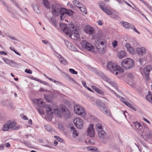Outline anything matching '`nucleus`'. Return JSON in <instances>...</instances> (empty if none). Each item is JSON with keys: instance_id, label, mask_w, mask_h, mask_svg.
Listing matches in <instances>:
<instances>
[{"instance_id": "1", "label": "nucleus", "mask_w": 152, "mask_h": 152, "mask_svg": "<svg viewBox=\"0 0 152 152\" xmlns=\"http://www.w3.org/2000/svg\"><path fill=\"white\" fill-rule=\"evenodd\" d=\"M42 107L46 109L47 116H51L54 113L59 116L62 115H64L65 118H67L70 116V112L68 109L65 107H63L61 109V111L56 107V108L52 109L49 105H43Z\"/></svg>"}, {"instance_id": "2", "label": "nucleus", "mask_w": 152, "mask_h": 152, "mask_svg": "<svg viewBox=\"0 0 152 152\" xmlns=\"http://www.w3.org/2000/svg\"><path fill=\"white\" fill-rule=\"evenodd\" d=\"M134 129L140 136L146 140L151 139L152 137V131L149 129L146 125L142 126L137 122H134Z\"/></svg>"}, {"instance_id": "3", "label": "nucleus", "mask_w": 152, "mask_h": 152, "mask_svg": "<svg viewBox=\"0 0 152 152\" xmlns=\"http://www.w3.org/2000/svg\"><path fill=\"white\" fill-rule=\"evenodd\" d=\"M107 68L112 73H114L115 71H116L117 70L119 71L120 73H122L124 72L123 69L120 66L111 62L108 63L107 65Z\"/></svg>"}, {"instance_id": "4", "label": "nucleus", "mask_w": 152, "mask_h": 152, "mask_svg": "<svg viewBox=\"0 0 152 152\" xmlns=\"http://www.w3.org/2000/svg\"><path fill=\"white\" fill-rule=\"evenodd\" d=\"M105 41L102 39H99L95 42V46L99 53L102 54L104 53V44Z\"/></svg>"}, {"instance_id": "5", "label": "nucleus", "mask_w": 152, "mask_h": 152, "mask_svg": "<svg viewBox=\"0 0 152 152\" xmlns=\"http://www.w3.org/2000/svg\"><path fill=\"white\" fill-rule=\"evenodd\" d=\"M134 65L133 60L130 58H126L122 62L121 66L123 68L126 69H130Z\"/></svg>"}, {"instance_id": "6", "label": "nucleus", "mask_w": 152, "mask_h": 152, "mask_svg": "<svg viewBox=\"0 0 152 152\" xmlns=\"http://www.w3.org/2000/svg\"><path fill=\"white\" fill-rule=\"evenodd\" d=\"M83 47L86 49L87 50L91 52L94 51V47L91 44L88 42L86 41L83 40L81 42Z\"/></svg>"}, {"instance_id": "7", "label": "nucleus", "mask_w": 152, "mask_h": 152, "mask_svg": "<svg viewBox=\"0 0 152 152\" xmlns=\"http://www.w3.org/2000/svg\"><path fill=\"white\" fill-rule=\"evenodd\" d=\"M152 66L150 65H148L146 67L144 68L143 71L141 72L142 75L143 76H145L146 79L148 81H149L150 80V78L149 76V73L151 70L152 69Z\"/></svg>"}, {"instance_id": "8", "label": "nucleus", "mask_w": 152, "mask_h": 152, "mask_svg": "<svg viewBox=\"0 0 152 152\" xmlns=\"http://www.w3.org/2000/svg\"><path fill=\"white\" fill-rule=\"evenodd\" d=\"M59 13L61 14L60 17L61 20H63V18H64V16L65 14L71 16L73 14V12L71 10H66L64 8H61L59 10Z\"/></svg>"}, {"instance_id": "9", "label": "nucleus", "mask_w": 152, "mask_h": 152, "mask_svg": "<svg viewBox=\"0 0 152 152\" xmlns=\"http://www.w3.org/2000/svg\"><path fill=\"white\" fill-rule=\"evenodd\" d=\"M74 110L75 113L78 115L84 116L86 115L84 109L78 105H76L74 106Z\"/></svg>"}, {"instance_id": "10", "label": "nucleus", "mask_w": 152, "mask_h": 152, "mask_svg": "<svg viewBox=\"0 0 152 152\" xmlns=\"http://www.w3.org/2000/svg\"><path fill=\"white\" fill-rule=\"evenodd\" d=\"M73 122L76 126L79 129H81L83 128L84 123L82 119L76 118L74 120Z\"/></svg>"}, {"instance_id": "11", "label": "nucleus", "mask_w": 152, "mask_h": 152, "mask_svg": "<svg viewBox=\"0 0 152 152\" xmlns=\"http://www.w3.org/2000/svg\"><path fill=\"white\" fill-rule=\"evenodd\" d=\"M70 33H74V36L76 38H78L79 36V32L77 30L76 27L73 24H71L70 26Z\"/></svg>"}, {"instance_id": "12", "label": "nucleus", "mask_w": 152, "mask_h": 152, "mask_svg": "<svg viewBox=\"0 0 152 152\" xmlns=\"http://www.w3.org/2000/svg\"><path fill=\"white\" fill-rule=\"evenodd\" d=\"M87 132L88 135L90 137H94L95 133L93 124H90L88 128Z\"/></svg>"}, {"instance_id": "13", "label": "nucleus", "mask_w": 152, "mask_h": 152, "mask_svg": "<svg viewBox=\"0 0 152 152\" xmlns=\"http://www.w3.org/2000/svg\"><path fill=\"white\" fill-rule=\"evenodd\" d=\"M136 53L139 56H143L146 53V50L145 48L140 47L137 48L136 49Z\"/></svg>"}, {"instance_id": "14", "label": "nucleus", "mask_w": 152, "mask_h": 152, "mask_svg": "<svg viewBox=\"0 0 152 152\" xmlns=\"http://www.w3.org/2000/svg\"><path fill=\"white\" fill-rule=\"evenodd\" d=\"M99 108L103 113H105L106 115L109 116L111 115L110 111L107 110L104 104L103 103L101 104L99 107Z\"/></svg>"}, {"instance_id": "15", "label": "nucleus", "mask_w": 152, "mask_h": 152, "mask_svg": "<svg viewBox=\"0 0 152 152\" xmlns=\"http://www.w3.org/2000/svg\"><path fill=\"white\" fill-rule=\"evenodd\" d=\"M55 55L58 58L59 61L61 64L64 65H66L67 64L66 60L60 54L57 52H55Z\"/></svg>"}, {"instance_id": "16", "label": "nucleus", "mask_w": 152, "mask_h": 152, "mask_svg": "<svg viewBox=\"0 0 152 152\" xmlns=\"http://www.w3.org/2000/svg\"><path fill=\"white\" fill-rule=\"evenodd\" d=\"M70 25L69 26V27H70ZM60 28L63 30L64 32L66 33V34H68L70 33V28H69V29L67 28V26L64 23H60Z\"/></svg>"}, {"instance_id": "17", "label": "nucleus", "mask_w": 152, "mask_h": 152, "mask_svg": "<svg viewBox=\"0 0 152 152\" xmlns=\"http://www.w3.org/2000/svg\"><path fill=\"white\" fill-rule=\"evenodd\" d=\"M65 43L66 46L69 50L74 51H77V49L70 42L67 40L64 41Z\"/></svg>"}, {"instance_id": "18", "label": "nucleus", "mask_w": 152, "mask_h": 152, "mask_svg": "<svg viewBox=\"0 0 152 152\" xmlns=\"http://www.w3.org/2000/svg\"><path fill=\"white\" fill-rule=\"evenodd\" d=\"M84 30L86 33L90 34H93L94 31V28L90 25H87L84 28Z\"/></svg>"}, {"instance_id": "19", "label": "nucleus", "mask_w": 152, "mask_h": 152, "mask_svg": "<svg viewBox=\"0 0 152 152\" xmlns=\"http://www.w3.org/2000/svg\"><path fill=\"white\" fill-rule=\"evenodd\" d=\"M103 79L110 84L113 87L117 89V85L114 82L112 81L110 78L106 76H104L103 77Z\"/></svg>"}, {"instance_id": "20", "label": "nucleus", "mask_w": 152, "mask_h": 152, "mask_svg": "<svg viewBox=\"0 0 152 152\" xmlns=\"http://www.w3.org/2000/svg\"><path fill=\"white\" fill-rule=\"evenodd\" d=\"M101 9L107 14L109 15H112L113 13H116V12L113 9H107L106 8L101 7Z\"/></svg>"}, {"instance_id": "21", "label": "nucleus", "mask_w": 152, "mask_h": 152, "mask_svg": "<svg viewBox=\"0 0 152 152\" xmlns=\"http://www.w3.org/2000/svg\"><path fill=\"white\" fill-rule=\"evenodd\" d=\"M98 137L100 139H104L105 138L107 137V134L105 132L102 130L98 132Z\"/></svg>"}, {"instance_id": "22", "label": "nucleus", "mask_w": 152, "mask_h": 152, "mask_svg": "<svg viewBox=\"0 0 152 152\" xmlns=\"http://www.w3.org/2000/svg\"><path fill=\"white\" fill-rule=\"evenodd\" d=\"M122 24L124 28L128 29H132L134 27V25L132 24L129 23L127 22H123Z\"/></svg>"}, {"instance_id": "23", "label": "nucleus", "mask_w": 152, "mask_h": 152, "mask_svg": "<svg viewBox=\"0 0 152 152\" xmlns=\"http://www.w3.org/2000/svg\"><path fill=\"white\" fill-rule=\"evenodd\" d=\"M126 54L124 50H121L118 52L117 56L119 58H122L126 56Z\"/></svg>"}, {"instance_id": "24", "label": "nucleus", "mask_w": 152, "mask_h": 152, "mask_svg": "<svg viewBox=\"0 0 152 152\" xmlns=\"http://www.w3.org/2000/svg\"><path fill=\"white\" fill-rule=\"evenodd\" d=\"M70 129L71 131H73V135L74 137H75L78 135L79 133L75 129V128L74 127V126H70Z\"/></svg>"}, {"instance_id": "25", "label": "nucleus", "mask_w": 152, "mask_h": 152, "mask_svg": "<svg viewBox=\"0 0 152 152\" xmlns=\"http://www.w3.org/2000/svg\"><path fill=\"white\" fill-rule=\"evenodd\" d=\"M51 7L53 9L52 12L53 15L55 16L58 15L59 14V12L58 10H57L56 8V6L54 5H53Z\"/></svg>"}, {"instance_id": "26", "label": "nucleus", "mask_w": 152, "mask_h": 152, "mask_svg": "<svg viewBox=\"0 0 152 152\" xmlns=\"http://www.w3.org/2000/svg\"><path fill=\"white\" fill-rule=\"evenodd\" d=\"M92 88L98 94L103 96L104 95V93L103 91H102L95 86H92Z\"/></svg>"}, {"instance_id": "27", "label": "nucleus", "mask_w": 152, "mask_h": 152, "mask_svg": "<svg viewBox=\"0 0 152 152\" xmlns=\"http://www.w3.org/2000/svg\"><path fill=\"white\" fill-rule=\"evenodd\" d=\"M96 129L97 132L103 130L102 124L99 123H97L96 125Z\"/></svg>"}, {"instance_id": "28", "label": "nucleus", "mask_w": 152, "mask_h": 152, "mask_svg": "<svg viewBox=\"0 0 152 152\" xmlns=\"http://www.w3.org/2000/svg\"><path fill=\"white\" fill-rule=\"evenodd\" d=\"M122 101L123 103H124L126 105H127L128 107H129L131 108L133 110H136L133 106L130 103H129L127 102H126L124 100H122Z\"/></svg>"}, {"instance_id": "29", "label": "nucleus", "mask_w": 152, "mask_h": 152, "mask_svg": "<svg viewBox=\"0 0 152 152\" xmlns=\"http://www.w3.org/2000/svg\"><path fill=\"white\" fill-rule=\"evenodd\" d=\"M9 128H12L14 127L16 125V123L15 122H11L10 121H7Z\"/></svg>"}, {"instance_id": "30", "label": "nucleus", "mask_w": 152, "mask_h": 152, "mask_svg": "<svg viewBox=\"0 0 152 152\" xmlns=\"http://www.w3.org/2000/svg\"><path fill=\"white\" fill-rule=\"evenodd\" d=\"M73 3L78 8L80 7V6H83V4L80 3L79 1L77 0H74L73 1Z\"/></svg>"}, {"instance_id": "31", "label": "nucleus", "mask_w": 152, "mask_h": 152, "mask_svg": "<svg viewBox=\"0 0 152 152\" xmlns=\"http://www.w3.org/2000/svg\"><path fill=\"white\" fill-rule=\"evenodd\" d=\"M87 149L88 151L92 152L96 151L98 149L97 148L92 146L88 147H87Z\"/></svg>"}, {"instance_id": "32", "label": "nucleus", "mask_w": 152, "mask_h": 152, "mask_svg": "<svg viewBox=\"0 0 152 152\" xmlns=\"http://www.w3.org/2000/svg\"><path fill=\"white\" fill-rule=\"evenodd\" d=\"M41 99H34L33 100V102L36 103L37 104H43L44 102L42 101H41Z\"/></svg>"}, {"instance_id": "33", "label": "nucleus", "mask_w": 152, "mask_h": 152, "mask_svg": "<svg viewBox=\"0 0 152 152\" xmlns=\"http://www.w3.org/2000/svg\"><path fill=\"white\" fill-rule=\"evenodd\" d=\"M43 3L46 8L50 9L49 3L48 0H43Z\"/></svg>"}, {"instance_id": "34", "label": "nucleus", "mask_w": 152, "mask_h": 152, "mask_svg": "<svg viewBox=\"0 0 152 152\" xmlns=\"http://www.w3.org/2000/svg\"><path fill=\"white\" fill-rule=\"evenodd\" d=\"M13 4L15 5L20 10L21 12H23V10L20 5L17 3L14 0H11Z\"/></svg>"}, {"instance_id": "35", "label": "nucleus", "mask_w": 152, "mask_h": 152, "mask_svg": "<svg viewBox=\"0 0 152 152\" xmlns=\"http://www.w3.org/2000/svg\"><path fill=\"white\" fill-rule=\"evenodd\" d=\"M50 20L53 23V25L56 27L57 26V21L54 18H50Z\"/></svg>"}, {"instance_id": "36", "label": "nucleus", "mask_w": 152, "mask_h": 152, "mask_svg": "<svg viewBox=\"0 0 152 152\" xmlns=\"http://www.w3.org/2000/svg\"><path fill=\"white\" fill-rule=\"evenodd\" d=\"M105 86L107 88L110 92H111L112 93L114 94L116 96L118 97V98H120L121 99V97L120 96L118 95L114 91H113V90H112L110 88H109V87L107 86Z\"/></svg>"}, {"instance_id": "37", "label": "nucleus", "mask_w": 152, "mask_h": 152, "mask_svg": "<svg viewBox=\"0 0 152 152\" xmlns=\"http://www.w3.org/2000/svg\"><path fill=\"white\" fill-rule=\"evenodd\" d=\"M9 123H8V124L7 122L4 124L3 128H2V130L3 131H7L9 129V125H8V124Z\"/></svg>"}, {"instance_id": "38", "label": "nucleus", "mask_w": 152, "mask_h": 152, "mask_svg": "<svg viewBox=\"0 0 152 152\" xmlns=\"http://www.w3.org/2000/svg\"><path fill=\"white\" fill-rule=\"evenodd\" d=\"M44 127L46 130L48 132H50L52 129V127L49 125H44Z\"/></svg>"}, {"instance_id": "39", "label": "nucleus", "mask_w": 152, "mask_h": 152, "mask_svg": "<svg viewBox=\"0 0 152 152\" xmlns=\"http://www.w3.org/2000/svg\"><path fill=\"white\" fill-rule=\"evenodd\" d=\"M80 7L78 8L80 9V11L85 14H87L86 7L83 6H83H80Z\"/></svg>"}, {"instance_id": "40", "label": "nucleus", "mask_w": 152, "mask_h": 152, "mask_svg": "<svg viewBox=\"0 0 152 152\" xmlns=\"http://www.w3.org/2000/svg\"><path fill=\"white\" fill-rule=\"evenodd\" d=\"M127 50L128 51H129L130 53L132 54H136L135 51L134 50L132 46H131Z\"/></svg>"}, {"instance_id": "41", "label": "nucleus", "mask_w": 152, "mask_h": 152, "mask_svg": "<svg viewBox=\"0 0 152 152\" xmlns=\"http://www.w3.org/2000/svg\"><path fill=\"white\" fill-rule=\"evenodd\" d=\"M146 98L148 101L152 103V95H147L146 96Z\"/></svg>"}, {"instance_id": "42", "label": "nucleus", "mask_w": 152, "mask_h": 152, "mask_svg": "<svg viewBox=\"0 0 152 152\" xmlns=\"http://www.w3.org/2000/svg\"><path fill=\"white\" fill-rule=\"evenodd\" d=\"M7 11L10 14H12L13 13L12 11L13 9L11 7H7Z\"/></svg>"}, {"instance_id": "43", "label": "nucleus", "mask_w": 152, "mask_h": 152, "mask_svg": "<svg viewBox=\"0 0 152 152\" xmlns=\"http://www.w3.org/2000/svg\"><path fill=\"white\" fill-rule=\"evenodd\" d=\"M69 72L73 74H77V71H75L74 69H69Z\"/></svg>"}, {"instance_id": "44", "label": "nucleus", "mask_w": 152, "mask_h": 152, "mask_svg": "<svg viewBox=\"0 0 152 152\" xmlns=\"http://www.w3.org/2000/svg\"><path fill=\"white\" fill-rule=\"evenodd\" d=\"M9 64L12 67H14L16 65H18L17 63L14 62L13 61H11Z\"/></svg>"}, {"instance_id": "45", "label": "nucleus", "mask_w": 152, "mask_h": 152, "mask_svg": "<svg viewBox=\"0 0 152 152\" xmlns=\"http://www.w3.org/2000/svg\"><path fill=\"white\" fill-rule=\"evenodd\" d=\"M54 137L59 142H62L64 141V140L62 139L60 137H59L58 136H54Z\"/></svg>"}, {"instance_id": "46", "label": "nucleus", "mask_w": 152, "mask_h": 152, "mask_svg": "<svg viewBox=\"0 0 152 152\" xmlns=\"http://www.w3.org/2000/svg\"><path fill=\"white\" fill-rule=\"evenodd\" d=\"M127 77L130 79H132L134 77L132 73H129L127 75Z\"/></svg>"}, {"instance_id": "47", "label": "nucleus", "mask_w": 152, "mask_h": 152, "mask_svg": "<svg viewBox=\"0 0 152 152\" xmlns=\"http://www.w3.org/2000/svg\"><path fill=\"white\" fill-rule=\"evenodd\" d=\"M37 110L40 113V114L42 115H44V110L40 108H37Z\"/></svg>"}, {"instance_id": "48", "label": "nucleus", "mask_w": 152, "mask_h": 152, "mask_svg": "<svg viewBox=\"0 0 152 152\" xmlns=\"http://www.w3.org/2000/svg\"><path fill=\"white\" fill-rule=\"evenodd\" d=\"M99 4V7L101 9V7L104 8L103 7V5H104V3L102 1H100L98 3Z\"/></svg>"}, {"instance_id": "49", "label": "nucleus", "mask_w": 152, "mask_h": 152, "mask_svg": "<svg viewBox=\"0 0 152 152\" xmlns=\"http://www.w3.org/2000/svg\"><path fill=\"white\" fill-rule=\"evenodd\" d=\"M33 9L34 11L37 13H38L39 12V9L38 7L37 6H35L33 7Z\"/></svg>"}, {"instance_id": "50", "label": "nucleus", "mask_w": 152, "mask_h": 152, "mask_svg": "<svg viewBox=\"0 0 152 152\" xmlns=\"http://www.w3.org/2000/svg\"><path fill=\"white\" fill-rule=\"evenodd\" d=\"M50 80L53 82H54V83H55L56 84H57V85H61V83L57 81H56L53 79H50Z\"/></svg>"}, {"instance_id": "51", "label": "nucleus", "mask_w": 152, "mask_h": 152, "mask_svg": "<svg viewBox=\"0 0 152 152\" xmlns=\"http://www.w3.org/2000/svg\"><path fill=\"white\" fill-rule=\"evenodd\" d=\"M58 128L61 130H63L64 129V126L62 124H58Z\"/></svg>"}, {"instance_id": "52", "label": "nucleus", "mask_w": 152, "mask_h": 152, "mask_svg": "<svg viewBox=\"0 0 152 152\" xmlns=\"http://www.w3.org/2000/svg\"><path fill=\"white\" fill-rule=\"evenodd\" d=\"M25 72L27 73L30 74H31L32 73V71L31 70L28 69H26L25 70Z\"/></svg>"}, {"instance_id": "53", "label": "nucleus", "mask_w": 152, "mask_h": 152, "mask_svg": "<svg viewBox=\"0 0 152 152\" xmlns=\"http://www.w3.org/2000/svg\"><path fill=\"white\" fill-rule=\"evenodd\" d=\"M117 42L116 40H114L112 44L114 48H115L116 47L117 44Z\"/></svg>"}, {"instance_id": "54", "label": "nucleus", "mask_w": 152, "mask_h": 152, "mask_svg": "<svg viewBox=\"0 0 152 152\" xmlns=\"http://www.w3.org/2000/svg\"><path fill=\"white\" fill-rule=\"evenodd\" d=\"M137 61L138 62H140L141 64H142L143 61V60L142 58H138L137 59Z\"/></svg>"}, {"instance_id": "55", "label": "nucleus", "mask_w": 152, "mask_h": 152, "mask_svg": "<svg viewBox=\"0 0 152 152\" xmlns=\"http://www.w3.org/2000/svg\"><path fill=\"white\" fill-rule=\"evenodd\" d=\"M20 116L21 118H22L26 120L28 119V118L26 117V116L24 115L23 114H21Z\"/></svg>"}, {"instance_id": "56", "label": "nucleus", "mask_w": 152, "mask_h": 152, "mask_svg": "<svg viewBox=\"0 0 152 152\" xmlns=\"http://www.w3.org/2000/svg\"><path fill=\"white\" fill-rule=\"evenodd\" d=\"M8 37L9 38H10V39H12L14 40H17V39L15 38L14 37L12 36L11 35H9L8 36Z\"/></svg>"}, {"instance_id": "57", "label": "nucleus", "mask_w": 152, "mask_h": 152, "mask_svg": "<svg viewBox=\"0 0 152 152\" xmlns=\"http://www.w3.org/2000/svg\"><path fill=\"white\" fill-rule=\"evenodd\" d=\"M146 6L148 8V9L151 11L152 12V7L150 5H149L148 4H147Z\"/></svg>"}, {"instance_id": "58", "label": "nucleus", "mask_w": 152, "mask_h": 152, "mask_svg": "<svg viewBox=\"0 0 152 152\" xmlns=\"http://www.w3.org/2000/svg\"><path fill=\"white\" fill-rule=\"evenodd\" d=\"M82 83L83 86L86 88L87 87L86 85V83L84 81H82Z\"/></svg>"}, {"instance_id": "59", "label": "nucleus", "mask_w": 152, "mask_h": 152, "mask_svg": "<svg viewBox=\"0 0 152 152\" xmlns=\"http://www.w3.org/2000/svg\"><path fill=\"white\" fill-rule=\"evenodd\" d=\"M131 46L130 44L129 43H126L125 45V47L127 49L129 48Z\"/></svg>"}, {"instance_id": "60", "label": "nucleus", "mask_w": 152, "mask_h": 152, "mask_svg": "<svg viewBox=\"0 0 152 152\" xmlns=\"http://www.w3.org/2000/svg\"><path fill=\"white\" fill-rule=\"evenodd\" d=\"M143 119L146 122H147L148 124H151V123H150V122L148 120H147V119H146L145 118H143Z\"/></svg>"}, {"instance_id": "61", "label": "nucleus", "mask_w": 152, "mask_h": 152, "mask_svg": "<svg viewBox=\"0 0 152 152\" xmlns=\"http://www.w3.org/2000/svg\"><path fill=\"white\" fill-rule=\"evenodd\" d=\"M4 61L7 64H9L10 62V61H9L6 58H4L3 59Z\"/></svg>"}, {"instance_id": "62", "label": "nucleus", "mask_w": 152, "mask_h": 152, "mask_svg": "<svg viewBox=\"0 0 152 152\" xmlns=\"http://www.w3.org/2000/svg\"><path fill=\"white\" fill-rule=\"evenodd\" d=\"M123 1L128 6H129V7H132V6L130 4H129L127 2H126V1L125 0H123Z\"/></svg>"}, {"instance_id": "63", "label": "nucleus", "mask_w": 152, "mask_h": 152, "mask_svg": "<svg viewBox=\"0 0 152 152\" xmlns=\"http://www.w3.org/2000/svg\"><path fill=\"white\" fill-rule=\"evenodd\" d=\"M132 29H133V30L134 31L137 33H138L139 34H140V33H139V32H138L137 31V29L136 28L134 27V26L133 28Z\"/></svg>"}, {"instance_id": "64", "label": "nucleus", "mask_w": 152, "mask_h": 152, "mask_svg": "<svg viewBox=\"0 0 152 152\" xmlns=\"http://www.w3.org/2000/svg\"><path fill=\"white\" fill-rule=\"evenodd\" d=\"M148 59H149L150 61L152 60V56L150 54H148Z\"/></svg>"}]
</instances>
